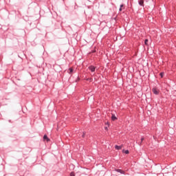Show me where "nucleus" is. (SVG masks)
<instances>
[{"mask_svg": "<svg viewBox=\"0 0 176 176\" xmlns=\"http://www.w3.org/2000/svg\"><path fill=\"white\" fill-rule=\"evenodd\" d=\"M88 68L91 71V72H95L96 71V67L93 65L89 66Z\"/></svg>", "mask_w": 176, "mask_h": 176, "instance_id": "1", "label": "nucleus"}, {"mask_svg": "<svg viewBox=\"0 0 176 176\" xmlns=\"http://www.w3.org/2000/svg\"><path fill=\"white\" fill-rule=\"evenodd\" d=\"M152 91L153 94H155V96H158L159 94V91L156 88H153Z\"/></svg>", "mask_w": 176, "mask_h": 176, "instance_id": "2", "label": "nucleus"}, {"mask_svg": "<svg viewBox=\"0 0 176 176\" xmlns=\"http://www.w3.org/2000/svg\"><path fill=\"white\" fill-rule=\"evenodd\" d=\"M115 171L117 173H120V174H126V172L122 169H116Z\"/></svg>", "mask_w": 176, "mask_h": 176, "instance_id": "3", "label": "nucleus"}, {"mask_svg": "<svg viewBox=\"0 0 176 176\" xmlns=\"http://www.w3.org/2000/svg\"><path fill=\"white\" fill-rule=\"evenodd\" d=\"M118 118L116 117V116H115V114H112L111 115V120H113V122H115V120H117Z\"/></svg>", "mask_w": 176, "mask_h": 176, "instance_id": "4", "label": "nucleus"}, {"mask_svg": "<svg viewBox=\"0 0 176 176\" xmlns=\"http://www.w3.org/2000/svg\"><path fill=\"white\" fill-rule=\"evenodd\" d=\"M43 140H46L47 142H49V141H50V139H49V138H47V135H44Z\"/></svg>", "mask_w": 176, "mask_h": 176, "instance_id": "5", "label": "nucleus"}, {"mask_svg": "<svg viewBox=\"0 0 176 176\" xmlns=\"http://www.w3.org/2000/svg\"><path fill=\"white\" fill-rule=\"evenodd\" d=\"M115 149H116L117 151H120V149H122V146L116 145Z\"/></svg>", "mask_w": 176, "mask_h": 176, "instance_id": "6", "label": "nucleus"}, {"mask_svg": "<svg viewBox=\"0 0 176 176\" xmlns=\"http://www.w3.org/2000/svg\"><path fill=\"white\" fill-rule=\"evenodd\" d=\"M138 3L140 6H144V0H140Z\"/></svg>", "mask_w": 176, "mask_h": 176, "instance_id": "7", "label": "nucleus"}, {"mask_svg": "<svg viewBox=\"0 0 176 176\" xmlns=\"http://www.w3.org/2000/svg\"><path fill=\"white\" fill-rule=\"evenodd\" d=\"M69 74L70 75H72V73L74 72V69H72V67H70V68L69 69Z\"/></svg>", "mask_w": 176, "mask_h": 176, "instance_id": "8", "label": "nucleus"}, {"mask_svg": "<svg viewBox=\"0 0 176 176\" xmlns=\"http://www.w3.org/2000/svg\"><path fill=\"white\" fill-rule=\"evenodd\" d=\"M149 41V40H148V38L145 39L144 41V45H146V46H149V45L148 44V42Z\"/></svg>", "mask_w": 176, "mask_h": 176, "instance_id": "9", "label": "nucleus"}, {"mask_svg": "<svg viewBox=\"0 0 176 176\" xmlns=\"http://www.w3.org/2000/svg\"><path fill=\"white\" fill-rule=\"evenodd\" d=\"M122 152L124 153H125L126 155H129V153H130V152L129 151V150H123L122 151Z\"/></svg>", "mask_w": 176, "mask_h": 176, "instance_id": "10", "label": "nucleus"}, {"mask_svg": "<svg viewBox=\"0 0 176 176\" xmlns=\"http://www.w3.org/2000/svg\"><path fill=\"white\" fill-rule=\"evenodd\" d=\"M160 75L161 78H163V76H164V72H161L160 74Z\"/></svg>", "mask_w": 176, "mask_h": 176, "instance_id": "11", "label": "nucleus"}, {"mask_svg": "<svg viewBox=\"0 0 176 176\" xmlns=\"http://www.w3.org/2000/svg\"><path fill=\"white\" fill-rule=\"evenodd\" d=\"M144 137L141 138V142H140V145H141L142 144V142L144 141Z\"/></svg>", "mask_w": 176, "mask_h": 176, "instance_id": "12", "label": "nucleus"}, {"mask_svg": "<svg viewBox=\"0 0 176 176\" xmlns=\"http://www.w3.org/2000/svg\"><path fill=\"white\" fill-rule=\"evenodd\" d=\"M70 176H75V172H72L70 173Z\"/></svg>", "mask_w": 176, "mask_h": 176, "instance_id": "13", "label": "nucleus"}, {"mask_svg": "<svg viewBox=\"0 0 176 176\" xmlns=\"http://www.w3.org/2000/svg\"><path fill=\"white\" fill-rule=\"evenodd\" d=\"M85 135H86V132H83L82 135V138H85Z\"/></svg>", "mask_w": 176, "mask_h": 176, "instance_id": "14", "label": "nucleus"}, {"mask_svg": "<svg viewBox=\"0 0 176 176\" xmlns=\"http://www.w3.org/2000/svg\"><path fill=\"white\" fill-rule=\"evenodd\" d=\"M124 6V5L121 4V5L120 6V8L122 9V8H123Z\"/></svg>", "mask_w": 176, "mask_h": 176, "instance_id": "15", "label": "nucleus"}, {"mask_svg": "<svg viewBox=\"0 0 176 176\" xmlns=\"http://www.w3.org/2000/svg\"><path fill=\"white\" fill-rule=\"evenodd\" d=\"M119 12H122V8H120Z\"/></svg>", "mask_w": 176, "mask_h": 176, "instance_id": "16", "label": "nucleus"}, {"mask_svg": "<svg viewBox=\"0 0 176 176\" xmlns=\"http://www.w3.org/2000/svg\"><path fill=\"white\" fill-rule=\"evenodd\" d=\"M104 129H105V130H108V127H105Z\"/></svg>", "mask_w": 176, "mask_h": 176, "instance_id": "17", "label": "nucleus"}]
</instances>
